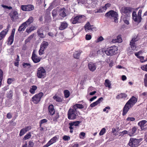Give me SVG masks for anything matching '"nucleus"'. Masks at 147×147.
I'll use <instances>...</instances> for the list:
<instances>
[{"label": "nucleus", "mask_w": 147, "mask_h": 147, "mask_svg": "<svg viewBox=\"0 0 147 147\" xmlns=\"http://www.w3.org/2000/svg\"><path fill=\"white\" fill-rule=\"evenodd\" d=\"M105 16L114 19L115 22H118V14L117 13L113 10H110L105 14Z\"/></svg>", "instance_id": "4"}, {"label": "nucleus", "mask_w": 147, "mask_h": 147, "mask_svg": "<svg viewBox=\"0 0 147 147\" xmlns=\"http://www.w3.org/2000/svg\"><path fill=\"white\" fill-rule=\"evenodd\" d=\"M103 40V38L101 36L98 37L96 40V42H100L102 41Z\"/></svg>", "instance_id": "59"}, {"label": "nucleus", "mask_w": 147, "mask_h": 147, "mask_svg": "<svg viewBox=\"0 0 147 147\" xmlns=\"http://www.w3.org/2000/svg\"><path fill=\"white\" fill-rule=\"evenodd\" d=\"M141 96L143 97V98H146L147 96V92H145L142 93L141 94Z\"/></svg>", "instance_id": "64"}, {"label": "nucleus", "mask_w": 147, "mask_h": 147, "mask_svg": "<svg viewBox=\"0 0 147 147\" xmlns=\"http://www.w3.org/2000/svg\"><path fill=\"white\" fill-rule=\"evenodd\" d=\"M92 36L90 34H87L86 35V39L87 40H89L91 39Z\"/></svg>", "instance_id": "55"}, {"label": "nucleus", "mask_w": 147, "mask_h": 147, "mask_svg": "<svg viewBox=\"0 0 147 147\" xmlns=\"http://www.w3.org/2000/svg\"><path fill=\"white\" fill-rule=\"evenodd\" d=\"M87 106V105L85 103H84L83 105L76 104L72 106L74 108L76 109V110H77V109H81L84 108H86Z\"/></svg>", "instance_id": "17"}, {"label": "nucleus", "mask_w": 147, "mask_h": 147, "mask_svg": "<svg viewBox=\"0 0 147 147\" xmlns=\"http://www.w3.org/2000/svg\"><path fill=\"white\" fill-rule=\"evenodd\" d=\"M71 21L73 24H76L82 23L83 22L82 16V15L77 16L74 18H71Z\"/></svg>", "instance_id": "9"}, {"label": "nucleus", "mask_w": 147, "mask_h": 147, "mask_svg": "<svg viewBox=\"0 0 147 147\" xmlns=\"http://www.w3.org/2000/svg\"><path fill=\"white\" fill-rule=\"evenodd\" d=\"M80 123V121H77L71 123L76 127V126H78Z\"/></svg>", "instance_id": "50"}, {"label": "nucleus", "mask_w": 147, "mask_h": 147, "mask_svg": "<svg viewBox=\"0 0 147 147\" xmlns=\"http://www.w3.org/2000/svg\"><path fill=\"white\" fill-rule=\"evenodd\" d=\"M137 57L140 59V61L142 63L147 61V58H146V59H144V57L143 56H140L139 57Z\"/></svg>", "instance_id": "46"}, {"label": "nucleus", "mask_w": 147, "mask_h": 147, "mask_svg": "<svg viewBox=\"0 0 147 147\" xmlns=\"http://www.w3.org/2000/svg\"><path fill=\"white\" fill-rule=\"evenodd\" d=\"M23 66L24 67L27 69L31 67V65L29 63H24L23 64Z\"/></svg>", "instance_id": "42"}, {"label": "nucleus", "mask_w": 147, "mask_h": 147, "mask_svg": "<svg viewBox=\"0 0 147 147\" xmlns=\"http://www.w3.org/2000/svg\"><path fill=\"white\" fill-rule=\"evenodd\" d=\"M126 120L127 121H135V119L134 117H128L127 118Z\"/></svg>", "instance_id": "63"}, {"label": "nucleus", "mask_w": 147, "mask_h": 147, "mask_svg": "<svg viewBox=\"0 0 147 147\" xmlns=\"http://www.w3.org/2000/svg\"><path fill=\"white\" fill-rule=\"evenodd\" d=\"M48 45L49 44L47 42L44 41L41 43L40 47L45 50L47 48Z\"/></svg>", "instance_id": "27"}, {"label": "nucleus", "mask_w": 147, "mask_h": 147, "mask_svg": "<svg viewBox=\"0 0 147 147\" xmlns=\"http://www.w3.org/2000/svg\"><path fill=\"white\" fill-rule=\"evenodd\" d=\"M45 49L42 48L40 47V49L39 51V54L40 55H41L43 54Z\"/></svg>", "instance_id": "56"}, {"label": "nucleus", "mask_w": 147, "mask_h": 147, "mask_svg": "<svg viewBox=\"0 0 147 147\" xmlns=\"http://www.w3.org/2000/svg\"><path fill=\"white\" fill-rule=\"evenodd\" d=\"M137 129V128L135 127H132L128 131L129 135L130 136L135 135L136 134V131Z\"/></svg>", "instance_id": "21"}, {"label": "nucleus", "mask_w": 147, "mask_h": 147, "mask_svg": "<svg viewBox=\"0 0 147 147\" xmlns=\"http://www.w3.org/2000/svg\"><path fill=\"white\" fill-rule=\"evenodd\" d=\"M132 107L127 103L125 105L123 109V115H124L127 113L129 109Z\"/></svg>", "instance_id": "20"}, {"label": "nucleus", "mask_w": 147, "mask_h": 147, "mask_svg": "<svg viewBox=\"0 0 147 147\" xmlns=\"http://www.w3.org/2000/svg\"><path fill=\"white\" fill-rule=\"evenodd\" d=\"M144 80L145 86L146 87H147V74H145Z\"/></svg>", "instance_id": "49"}, {"label": "nucleus", "mask_w": 147, "mask_h": 147, "mask_svg": "<svg viewBox=\"0 0 147 147\" xmlns=\"http://www.w3.org/2000/svg\"><path fill=\"white\" fill-rule=\"evenodd\" d=\"M59 138L58 136H56L51 138L46 144L49 147L51 145L55 143L58 140Z\"/></svg>", "instance_id": "15"}, {"label": "nucleus", "mask_w": 147, "mask_h": 147, "mask_svg": "<svg viewBox=\"0 0 147 147\" xmlns=\"http://www.w3.org/2000/svg\"><path fill=\"white\" fill-rule=\"evenodd\" d=\"M47 120L46 119H43L41 120L39 122L40 126L42 124L47 122Z\"/></svg>", "instance_id": "48"}, {"label": "nucleus", "mask_w": 147, "mask_h": 147, "mask_svg": "<svg viewBox=\"0 0 147 147\" xmlns=\"http://www.w3.org/2000/svg\"><path fill=\"white\" fill-rule=\"evenodd\" d=\"M104 84L106 87L108 88L109 89L111 88V82L109 80L106 79L105 80Z\"/></svg>", "instance_id": "28"}, {"label": "nucleus", "mask_w": 147, "mask_h": 147, "mask_svg": "<svg viewBox=\"0 0 147 147\" xmlns=\"http://www.w3.org/2000/svg\"><path fill=\"white\" fill-rule=\"evenodd\" d=\"M96 63L93 62H89L88 63V67L89 70L92 72L94 71L96 68Z\"/></svg>", "instance_id": "13"}, {"label": "nucleus", "mask_w": 147, "mask_h": 147, "mask_svg": "<svg viewBox=\"0 0 147 147\" xmlns=\"http://www.w3.org/2000/svg\"><path fill=\"white\" fill-rule=\"evenodd\" d=\"M31 135L30 133H29L26 135L24 138V139L26 140L30 138L31 137Z\"/></svg>", "instance_id": "47"}, {"label": "nucleus", "mask_w": 147, "mask_h": 147, "mask_svg": "<svg viewBox=\"0 0 147 147\" xmlns=\"http://www.w3.org/2000/svg\"><path fill=\"white\" fill-rule=\"evenodd\" d=\"M27 5H22L21 6V9L24 11H27Z\"/></svg>", "instance_id": "45"}, {"label": "nucleus", "mask_w": 147, "mask_h": 147, "mask_svg": "<svg viewBox=\"0 0 147 147\" xmlns=\"http://www.w3.org/2000/svg\"><path fill=\"white\" fill-rule=\"evenodd\" d=\"M43 95L42 92H40L35 94L32 98V101L35 104H37L40 100L41 98Z\"/></svg>", "instance_id": "8"}, {"label": "nucleus", "mask_w": 147, "mask_h": 147, "mask_svg": "<svg viewBox=\"0 0 147 147\" xmlns=\"http://www.w3.org/2000/svg\"><path fill=\"white\" fill-rule=\"evenodd\" d=\"M69 128L70 129H72L73 130L75 129L76 127L73 125L71 123H69Z\"/></svg>", "instance_id": "60"}, {"label": "nucleus", "mask_w": 147, "mask_h": 147, "mask_svg": "<svg viewBox=\"0 0 147 147\" xmlns=\"http://www.w3.org/2000/svg\"><path fill=\"white\" fill-rule=\"evenodd\" d=\"M14 36H11L9 37L8 41V44L11 45L13 42L14 39Z\"/></svg>", "instance_id": "36"}, {"label": "nucleus", "mask_w": 147, "mask_h": 147, "mask_svg": "<svg viewBox=\"0 0 147 147\" xmlns=\"http://www.w3.org/2000/svg\"><path fill=\"white\" fill-rule=\"evenodd\" d=\"M63 139L65 141H68L70 140V138L69 136H63Z\"/></svg>", "instance_id": "58"}, {"label": "nucleus", "mask_w": 147, "mask_h": 147, "mask_svg": "<svg viewBox=\"0 0 147 147\" xmlns=\"http://www.w3.org/2000/svg\"><path fill=\"white\" fill-rule=\"evenodd\" d=\"M59 114L58 113H55L53 117V121L55 122H56L57 121V119L59 118Z\"/></svg>", "instance_id": "40"}, {"label": "nucleus", "mask_w": 147, "mask_h": 147, "mask_svg": "<svg viewBox=\"0 0 147 147\" xmlns=\"http://www.w3.org/2000/svg\"><path fill=\"white\" fill-rule=\"evenodd\" d=\"M118 48L116 46H112L108 48L105 51V53L107 55H115L117 53Z\"/></svg>", "instance_id": "3"}, {"label": "nucleus", "mask_w": 147, "mask_h": 147, "mask_svg": "<svg viewBox=\"0 0 147 147\" xmlns=\"http://www.w3.org/2000/svg\"><path fill=\"white\" fill-rule=\"evenodd\" d=\"M138 38L137 36H135L134 37L132 38L131 41L130 42V45L131 49L132 51L131 52H133V51H137L136 49V42L138 41Z\"/></svg>", "instance_id": "7"}, {"label": "nucleus", "mask_w": 147, "mask_h": 147, "mask_svg": "<svg viewBox=\"0 0 147 147\" xmlns=\"http://www.w3.org/2000/svg\"><path fill=\"white\" fill-rule=\"evenodd\" d=\"M79 112L72 106L69 109L68 112V118L69 119H75Z\"/></svg>", "instance_id": "1"}, {"label": "nucleus", "mask_w": 147, "mask_h": 147, "mask_svg": "<svg viewBox=\"0 0 147 147\" xmlns=\"http://www.w3.org/2000/svg\"><path fill=\"white\" fill-rule=\"evenodd\" d=\"M59 14L58 8L53 9L52 12V16L53 20L56 21L57 20L60 19L59 16L58 15Z\"/></svg>", "instance_id": "11"}, {"label": "nucleus", "mask_w": 147, "mask_h": 147, "mask_svg": "<svg viewBox=\"0 0 147 147\" xmlns=\"http://www.w3.org/2000/svg\"><path fill=\"white\" fill-rule=\"evenodd\" d=\"M38 36L41 38H44L45 36L42 33V29H39L37 31Z\"/></svg>", "instance_id": "31"}, {"label": "nucleus", "mask_w": 147, "mask_h": 147, "mask_svg": "<svg viewBox=\"0 0 147 147\" xmlns=\"http://www.w3.org/2000/svg\"><path fill=\"white\" fill-rule=\"evenodd\" d=\"M106 129L105 128H103L100 131L99 133V135L100 136H102L103 135L105 132Z\"/></svg>", "instance_id": "51"}, {"label": "nucleus", "mask_w": 147, "mask_h": 147, "mask_svg": "<svg viewBox=\"0 0 147 147\" xmlns=\"http://www.w3.org/2000/svg\"><path fill=\"white\" fill-rule=\"evenodd\" d=\"M9 15L10 17L11 20L12 21H15L18 18V14L17 12L13 10L11 11L9 14Z\"/></svg>", "instance_id": "14"}, {"label": "nucleus", "mask_w": 147, "mask_h": 147, "mask_svg": "<svg viewBox=\"0 0 147 147\" xmlns=\"http://www.w3.org/2000/svg\"><path fill=\"white\" fill-rule=\"evenodd\" d=\"M122 41V39L121 36L119 35L117 36L116 38L115 39H113L112 40L113 43L118 42L120 43Z\"/></svg>", "instance_id": "25"}, {"label": "nucleus", "mask_w": 147, "mask_h": 147, "mask_svg": "<svg viewBox=\"0 0 147 147\" xmlns=\"http://www.w3.org/2000/svg\"><path fill=\"white\" fill-rule=\"evenodd\" d=\"M37 28L36 26H32L29 28H27L26 31L28 33H30L32 31L35 30Z\"/></svg>", "instance_id": "30"}, {"label": "nucleus", "mask_w": 147, "mask_h": 147, "mask_svg": "<svg viewBox=\"0 0 147 147\" xmlns=\"http://www.w3.org/2000/svg\"><path fill=\"white\" fill-rule=\"evenodd\" d=\"M111 5V4L109 3H107L105 4V6H103L106 11L108 8L110 7Z\"/></svg>", "instance_id": "53"}, {"label": "nucleus", "mask_w": 147, "mask_h": 147, "mask_svg": "<svg viewBox=\"0 0 147 147\" xmlns=\"http://www.w3.org/2000/svg\"><path fill=\"white\" fill-rule=\"evenodd\" d=\"M110 109V108L109 107H106L103 109V112H105L107 113H108L109 112V110Z\"/></svg>", "instance_id": "54"}, {"label": "nucleus", "mask_w": 147, "mask_h": 147, "mask_svg": "<svg viewBox=\"0 0 147 147\" xmlns=\"http://www.w3.org/2000/svg\"><path fill=\"white\" fill-rule=\"evenodd\" d=\"M49 111L51 115H53L55 113V111L53 105H50L49 107Z\"/></svg>", "instance_id": "23"}, {"label": "nucleus", "mask_w": 147, "mask_h": 147, "mask_svg": "<svg viewBox=\"0 0 147 147\" xmlns=\"http://www.w3.org/2000/svg\"><path fill=\"white\" fill-rule=\"evenodd\" d=\"M32 59L33 61L35 63L39 62L41 59V58L38 56L34 53V51L32 53Z\"/></svg>", "instance_id": "18"}, {"label": "nucleus", "mask_w": 147, "mask_h": 147, "mask_svg": "<svg viewBox=\"0 0 147 147\" xmlns=\"http://www.w3.org/2000/svg\"><path fill=\"white\" fill-rule=\"evenodd\" d=\"M59 14L60 16L64 17L66 16V10L64 7L61 8H58Z\"/></svg>", "instance_id": "19"}, {"label": "nucleus", "mask_w": 147, "mask_h": 147, "mask_svg": "<svg viewBox=\"0 0 147 147\" xmlns=\"http://www.w3.org/2000/svg\"><path fill=\"white\" fill-rule=\"evenodd\" d=\"M27 11H32L34 9V6L32 5H27Z\"/></svg>", "instance_id": "39"}, {"label": "nucleus", "mask_w": 147, "mask_h": 147, "mask_svg": "<svg viewBox=\"0 0 147 147\" xmlns=\"http://www.w3.org/2000/svg\"><path fill=\"white\" fill-rule=\"evenodd\" d=\"M36 76L39 78H43L46 76V71L42 67H40L38 68L36 71Z\"/></svg>", "instance_id": "2"}, {"label": "nucleus", "mask_w": 147, "mask_h": 147, "mask_svg": "<svg viewBox=\"0 0 147 147\" xmlns=\"http://www.w3.org/2000/svg\"><path fill=\"white\" fill-rule=\"evenodd\" d=\"M1 6L5 9H12V7L11 6H8L3 5H1Z\"/></svg>", "instance_id": "61"}, {"label": "nucleus", "mask_w": 147, "mask_h": 147, "mask_svg": "<svg viewBox=\"0 0 147 147\" xmlns=\"http://www.w3.org/2000/svg\"><path fill=\"white\" fill-rule=\"evenodd\" d=\"M7 34V33H6L5 31L3 30H2L0 33V40L4 38Z\"/></svg>", "instance_id": "37"}, {"label": "nucleus", "mask_w": 147, "mask_h": 147, "mask_svg": "<svg viewBox=\"0 0 147 147\" xmlns=\"http://www.w3.org/2000/svg\"><path fill=\"white\" fill-rule=\"evenodd\" d=\"M105 11V9L104 8L103 6L100 7L99 9L97 10L96 12L97 13H102Z\"/></svg>", "instance_id": "43"}, {"label": "nucleus", "mask_w": 147, "mask_h": 147, "mask_svg": "<svg viewBox=\"0 0 147 147\" xmlns=\"http://www.w3.org/2000/svg\"><path fill=\"white\" fill-rule=\"evenodd\" d=\"M81 53L82 51H80L75 52L73 55L74 58L77 59L78 58Z\"/></svg>", "instance_id": "35"}, {"label": "nucleus", "mask_w": 147, "mask_h": 147, "mask_svg": "<svg viewBox=\"0 0 147 147\" xmlns=\"http://www.w3.org/2000/svg\"><path fill=\"white\" fill-rule=\"evenodd\" d=\"M64 96L66 98L68 97L70 95L69 91L67 90H65L63 92Z\"/></svg>", "instance_id": "41"}, {"label": "nucleus", "mask_w": 147, "mask_h": 147, "mask_svg": "<svg viewBox=\"0 0 147 147\" xmlns=\"http://www.w3.org/2000/svg\"><path fill=\"white\" fill-rule=\"evenodd\" d=\"M142 12V10L141 9H140L138 12L137 16L135 11L133 12L132 15V18L135 21L138 23L140 22L141 20L142 19L141 18Z\"/></svg>", "instance_id": "5"}, {"label": "nucleus", "mask_w": 147, "mask_h": 147, "mask_svg": "<svg viewBox=\"0 0 147 147\" xmlns=\"http://www.w3.org/2000/svg\"><path fill=\"white\" fill-rule=\"evenodd\" d=\"M54 99L56 101L60 102L62 101V99L59 96L55 95L53 97Z\"/></svg>", "instance_id": "38"}, {"label": "nucleus", "mask_w": 147, "mask_h": 147, "mask_svg": "<svg viewBox=\"0 0 147 147\" xmlns=\"http://www.w3.org/2000/svg\"><path fill=\"white\" fill-rule=\"evenodd\" d=\"M142 140L141 138L137 139L134 138H130L129 143V145L132 147H135L137 146L139 143Z\"/></svg>", "instance_id": "6"}, {"label": "nucleus", "mask_w": 147, "mask_h": 147, "mask_svg": "<svg viewBox=\"0 0 147 147\" xmlns=\"http://www.w3.org/2000/svg\"><path fill=\"white\" fill-rule=\"evenodd\" d=\"M67 24L65 22H63L61 23V26L59 29L61 30L65 29L67 26Z\"/></svg>", "instance_id": "33"}, {"label": "nucleus", "mask_w": 147, "mask_h": 147, "mask_svg": "<svg viewBox=\"0 0 147 147\" xmlns=\"http://www.w3.org/2000/svg\"><path fill=\"white\" fill-rule=\"evenodd\" d=\"M27 132L24 128L21 129L20 133L19 135L20 136H22L24 135V134Z\"/></svg>", "instance_id": "44"}, {"label": "nucleus", "mask_w": 147, "mask_h": 147, "mask_svg": "<svg viewBox=\"0 0 147 147\" xmlns=\"http://www.w3.org/2000/svg\"><path fill=\"white\" fill-rule=\"evenodd\" d=\"M127 95L126 94L124 93H121L118 95L116 96V98L117 99H119L121 98L125 99L127 97Z\"/></svg>", "instance_id": "26"}, {"label": "nucleus", "mask_w": 147, "mask_h": 147, "mask_svg": "<svg viewBox=\"0 0 147 147\" xmlns=\"http://www.w3.org/2000/svg\"><path fill=\"white\" fill-rule=\"evenodd\" d=\"M85 133L84 132H81L79 135V138L82 139H83L84 138V137L85 136Z\"/></svg>", "instance_id": "52"}, {"label": "nucleus", "mask_w": 147, "mask_h": 147, "mask_svg": "<svg viewBox=\"0 0 147 147\" xmlns=\"http://www.w3.org/2000/svg\"><path fill=\"white\" fill-rule=\"evenodd\" d=\"M147 121L145 120H142L140 121L138 123V125L141 127L142 129H143L144 126L146 125Z\"/></svg>", "instance_id": "24"}, {"label": "nucleus", "mask_w": 147, "mask_h": 147, "mask_svg": "<svg viewBox=\"0 0 147 147\" xmlns=\"http://www.w3.org/2000/svg\"><path fill=\"white\" fill-rule=\"evenodd\" d=\"M132 8L129 7L123 6L120 7V12L122 14L129 13L132 10Z\"/></svg>", "instance_id": "10"}, {"label": "nucleus", "mask_w": 147, "mask_h": 147, "mask_svg": "<svg viewBox=\"0 0 147 147\" xmlns=\"http://www.w3.org/2000/svg\"><path fill=\"white\" fill-rule=\"evenodd\" d=\"M137 101V98L134 96H133L127 102L131 107L135 105Z\"/></svg>", "instance_id": "16"}, {"label": "nucleus", "mask_w": 147, "mask_h": 147, "mask_svg": "<svg viewBox=\"0 0 147 147\" xmlns=\"http://www.w3.org/2000/svg\"><path fill=\"white\" fill-rule=\"evenodd\" d=\"M103 100L102 97L99 98L96 101L93 102L90 105V107H93L100 103Z\"/></svg>", "instance_id": "22"}, {"label": "nucleus", "mask_w": 147, "mask_h": 147, "mask_svg": "<svg viewBox=\"0 0 147 147\" xmlns=\"http://www.w3.org/2000/svg\"><path fill=\"white\" fill-rule=\"evenodd\" d=\"M37 88V87L36 86L34 85L32 86L30 88L29 91L31 94H34L35 91L36 90Z\"/></svg>", "instance_id": "34"}, {"label": "nucleus", "mask_w": 147, "mask_h": 147, "mask_svg": "<svg viewBox=\"0 0 147 147\" xmlns=\"http://www.w3.org/2000/svg\"><path fill=\"white\" fill-rule=\"evenodd\" d=\"M143 52L142 51H140L136 53H135V55L137 57H139L141 55H142Z\"/></svg>", "instance_id": "62"}, {"label": "nucleus", "mask_w": 147, "mask_h": 147, "mask_svg": "<svg viewBox=\"0 0 147 147\" xmlns=\"http://www.w3.org/2000/svg\"><path fill=\"white\" fill-rule=\"evenodd\" d=\"M33 21V19L32 17H30L24 23L25 24L27 25V26L28 25L31 24Z\"/></svg>", "instance_id": "29"}, {"label": "nucleus", "mask_w": 147, "mask_h": 147, "mask_svg": "<svg viewBox=\"0 0 147 147\" xmlns=\"http://www.w3.org/2000/svg\"><path fill=\"white\" fill-rule=\"evenodd\" d=\"M84 29L86 32L94 31L96 30V28L92 25H91L89 22H88L84 26Z\"/></svg>", "instance_id": "12"}, {"label": "nucleus", "mask_w": 147, "mask_h": 147, "mask_svg": "<svg viewBox=\"0 0 147 147\" xmlns=\"http://www.w3.org/2000/svg\"><path fill=\"white\" fill-rule=\"evenodd\" d=\"M27 27V25H25L24 23H23L19 27L18 30L19 32H21L23 31H24Z\"/></svg>", "instance_id": "32"}, {"label": "nucleus", "mask_w": 147, "mask_h": 147, "mask_svg": "<svg viewBox=\"0 0 147 147\" xmlns=\"http://www.w3.org/2000/svg\"><path fill=\"white\" fill-rule=\"evenodd\" d=\"M141 68L142 70L147 71V64L142 66Z\"/></svg>", "instance_id": "57"}]
</instances>
